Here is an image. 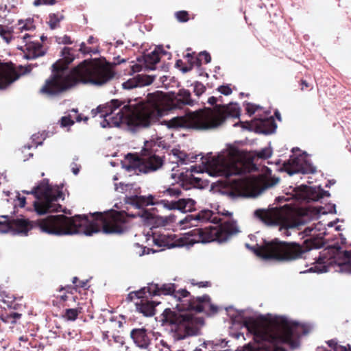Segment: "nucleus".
<instances>
[{
    "label": "nucleus",
    "mask_w": 351,
    "mask_h": 351,
    "mask_svg": "<svg viewBox=\"0 0 351 351\" xmlns=\"http://www.w3.org/2000/svg\"><path fill=\"white\" fill-rule=\"evenodd\" d=\"M146 292L149 296L173 295L177 302L174 307L166 308L160 316L161 326L175 341L197 335L204 326V320L195 317L191 311L205 312L208 314L215 313L218 309L211 303L208 295L195 298L186 289L176 291V286L173 283H149L147 287L130 293L127 299H140L144 297Z\"/></svg>",
    "instance_id": "nucleus-1"
},
{
    "label": "nucleus",
    "mask_w": 351,
    "mask_h": 351,
    "mask_svg": "<svg viewBox=\"0 0 351 351\" xmlns=\"http://www.w3.org/2000/svg\"><path fill=\"white\" fill-rule=\"evenodd\" d=\"M193 104L190 92L182 89L172 97L157 92L149 95L146 101L136 104H125L112 99L104 106L93 109L91 114L93 117L100 114V117L104 119L100 122L103 128L119 127L121 124L135 128H147L156 123L166 111Z\"/></svg>",
    "instance_id": "nucleus-2"
},
{
    "label": "nucleus",
    "mask_w": 351,
    "mask_h": 351,
    "mask_svg": "<svg viewBox=\"0 0 351 351\" xmlns=\"http://www.w3.org/2000/svg\"><path fill=\"white\" fill-rule=\"evenodd\" d=\"M228 313L232 322L242 324L256 342L245 347L243 351H287L280 344L287 343L296 348L300 337L309 332L307 326L287 316L258 315L246 310H230Z\"/></svg>",
    "instance_id": "nucleus-3"
},
{
    "label": "nucleus",
    "mask_w": 351,
    "mask_h": 351,
    "mask_svg": "<svg viewBox=\"0 0 351 351\" xmlns=\"http://www.w3.org/2000/svg\"><path fill=\"white\" fill-rule=\"evenodd\" d=\"M61 56L62 59L52 65V74L40 89V92L48 97L58 95L78 83L100 86L113 77L114 73L108 65L88 60L69 71L67 66L75 59L70 47H64Z\"/></svg>",
    "instance_id": "nucleus-4"
},
{
    "label": "nucleus",
    "mask_w": 351,
    "mask_h": 351,
    "mask_svg": "<svg viewBox=\"0 0 351 351\" xmlns=\"http://www.w3.org/2000/svg\"><path fill=\"white\" fill-rule=\"evenodd\" d=\"M125 213L110 210L95 213L87 215L72 217L64 215L49 216L38 221L40 230L45 233L56 236L83 234L92 236L103 232L105 234H121L126 228Z\"/></svg>",
    "instance_id": "nucleus-5"
},
{
    "label": "nucleus",
    "mask_w": 351,
    "mask_h": 351,
    "mask_svg": "<svg viewBox=\"0 0 351 351\" xmlns=\"http://www.w3.org/2000/svg\"><path fill=\"white\" fill-rule=\"evenodd\" d=\"M250 160L248 154L233 145H228L217 155L208 154L202 161L203 166H191L185 173H179L182 181L191 184H197L202 180L195 176L193 173H206L212 177H225L226 178L242 173L247 169Z\"/></svg>",
    "instance_id": "nucleus-6"
},
{
    "label": "nucleus",
    "mask_w": 351,
    "mask_h": 351,
    "mask_svg": "<svg viewBox=\"0 0 351 351\" xmlns=\"http://www.w3.org/2000/svg\"><path fill=\"white\" fill-rule=\"evenodd\" d=\"M241 109L237 103L227 105H217L213 109L206 108L190 112L184 116L176 117L168 121H163L161 125L171 130L192 128L210 130L216 128L230 119H239Z\"/></svg>",
    "instance_id": "nucleus-7"
},
{
    "label": "nucleus",
    "mask_w": 351,
    "mask_h": 351,
    "mask_svg": "<svg viewBox=\"0 0 351 351\" xmlns=\"http://www.w3.org/2000/svg\"><path fill=\"white\" fill-rule=\"evenodd\" d=\"M254 215L263 223L269 226H278V230L285 237H300L301 239L308 236L315 237V227L312 225L302 230L305 221L302 217L295 216L287 205L280 209H257Z\"/></svg>",
    "instance_id": "nucleus-8"
},
{
    "label": "nucleus",
    "mask_w": 351,
    "mask_h": 351,
    "mask_svg": "<svg viewBox=\"0 0 351 351\" xmlns=\"http://www.w3.org/2000/svg\"><path fill=\"white\" fill-rule=\"evenodd\" d=\"M156 146L165 149L167 144L161 137L145 141L141 155L128 154L123 163V167L128 172L135 174L147 173L158 170L162 167L163 160L156 154V149L154 148Z\"/></svg>",
    "instance_id": "nucleus-9"
},
{
    "label": "nucleus",
    "mask_w": 351,
    "mask_h": 351,
    "mask_svg": "<svg viewBox=\"0 0 351 351\" xmlns=\"http://www.w3.org/2000/svg\"><path fill=\"white\" fill-rule=\"evenodd\" d=\"M245 246L264 261H289L300 258L305 252L296 243H288L278 239L269 241L264 240L253 247L249 244Z\"/></svg>",
    "instance_id": "nucleus-10"
},
{
    "label": "nucleus",
    "mask_w": 351,
    "mask_h": 351,
    "mask_svg": "<svg viewBox=\"0 0 351 351\" xmlns=\"http://www.w3.org/2000/svg\"><path fill=\"white\" fill-rule=\"evenodd\" d=\"M333 265L337 267L336 271L351 274V251H343L339 246L325 248L319 252L317 257L315 256L310 267L300 273H325Z\"/></svg>",
    "instance_id": "nucleus-11"
},
{
    "label": "nucleus",
    "mask_w": 351,
    "mask_h": 351,
    "mask_svg": "<svg viewBox=\"0 0 351 351\" xmlns=\"http://www.w3.org/2000/svg\"><path fill=\"white\" fill-rule=\"evenodd\" d=\"M23 192L26 194H33L35 196L34 210L39 215L58 212L61 210L62 206L58 201L64 199L62 187L49 184L48 180H43L30 191H23Z\"/></svg>",
    "instance_id": "nucleus-12"
},
{
    "label": "nucleus",
    "mask_w": 351,
    "mask_h": 351,
    "mask_svg": "<svg viewBox=\"0 0 351 351\" xmlns=\"http://www.w3.org/2000/svg\"><path fill=\"white\" fill-rule=\"evenodd\" d=\"M239 232L236 221L229 219L221 226H208L204 228H196L185 234L189 248L195 243H206L213 241L223 243Z\"/></svg>",
    "instance_id": "nucleus-13"
},
{
    "label": "nucleus",
    "mask_w": 351,
    "mask_h": 351,
    "mask_svg": "<svg viewBox=\"0 0 351 351\" xmlns=\"http://www.w3.org/2000/svg\"><path fill=\"white\" fill-rule=\"evenodd\" d=\"M265 177H247L243 179H228V184L232 191L230 195L232 197H256L265 189L272 187L279 182L278 177H270L271 170L267 169Z\"/></svg>",
    "instance_id": "nucleus-14"
},
{
    "label": "nucleus",
    "mask_w": 351,
    "mask_h": 351,
    "mask_svg": "<svg viewBox=\"0 0 351 351\" xmlns=\"http://www.w3.org/2000/svg\"><path fill=\"white\" fill-rule=\"evenodd\" d=\"M115 190L119 193H125V203L137 209H141L145 206L156 204L154 202V197L152 195L148 196L139 195L140 189L135 184H124L122 182L115 184Z\"/></svg>",
    "instance_id": "nucleus-15"
},
{
    "label": "nucleus",
    "mask_w": 351,
    "mask_h": 351,
    "mask_svg": "<svg viewBox=\"0 0 351 351\" xmlns=\"http://www.w3.org/2000/svg\"><path fill=\"white\" fill-rule=\"evenodd\" d=\"M145 237L148 245H150V242H152L158 247L173 248L186 247L188 245L185 235L184 237H178L165 229L152 232L151 234L147 232Z\"/></svg>",
    "instance_id": "nucleus-16"
},
{
    "label": "nucleus",
    "mask_w": 351,
    "mask_h": 351,
    "mask_svg": "<svg viewBox=\"0 0 351 351\" xmlns=\"http://www.w3.org/2000/svg\"><path fill=\"white\" fill-rule=\"evenodd\" d=\"M279 198L285 201L295 199L300 202H316L323 198L322 189L320 186L310 187L303 184L299 186H290L286 189L285 195Z\"/></svg>",
    "instance_id": "nucleus-17"
},
{
    "label": "nucleus",
    "mask_w": 351,
    "mask_h": 351,
    "mask_svg": "<svg viewBox=\"0 0 351 351\" xmlns=\"http://www.w3.org/2000/svg\"><path fill=\"white\" fill-rule=\"evenodd\" d=\"M289 176L298 173H313L316 171L308 156L304 153L298 156H292L287 162H285L283 169Z\"/></svg>",
    "instance_id": "nucleus-18"
},
{
    "label": "nucleus",
    "mask_w": 351,
    "mask_h": 351,
    "mask_svg": "<svg viewBox=\"0 0 351 351\" xmlns=\"http://www.w3.org/2000/svg\"><path fill=\"white\" fill-rule=\"evenodd\" d=\"M22 44L17 46V49L21 51L23 56L27 60L36 59L43 56L46 51L43 45L34 40H32V36L25 33L21 36Z\"/></svg>",
    "instance_id": "nucleus-19"
},
{
    "label": "nucleus",
    "mask_w": 351,
    "mask_h": 351,
    "mask_svg": "<svg viewBox=\"0 0 351 351\" xmlns=\"http://www.w3.org/2000/svg\"><path fill=\"white\" fill-rule=\"evenodd\" d=\"M32 228V222L25 218H16L8 221H0L1 234L10 232L12 235L27 236Z\"/></svg>",
    "instance_id": "nucleus-20"
},
{
    "label": "nucleus",
    "mask_w": 351,
    "mask_h": 351,
    "mask_svg": "<svg viewBox=\"0 0 351 351\" xmlns=\"http://www.w3.org/2000/svg\"><path fill=\"white\" fill-rule=\"evenodd\" d=\"M19 74L12 64L0 63V90L5 88L10 84L19 79Z\"/></svg>",
    "instance_id": "nucleus-21"
},
{
    "label": "nucleus",
    "mask_w": 351,
    "mask_h": 351,
    "mask_svg": "<svg viewBox=\"0 0 351 351\" xmlns=\"http://www.w3.org/2000/svg\"><path fill=\"white\" fill-rule=\"evenodd\" d=\"M160 204L169 210H178L182 213L191 212L195 209V201L191 198H182L178 201L161 200Z\"/></svg>",
    "instance_id": "nucleus-22"
},
{
    "label": "nucleus",
    "mask_w": 351,
    "mask_h": 351,
    "mask_svg": "<svg viewBox=\"0 0 351 351\" xmlns=\"http://www.w3.org/2000/svg\"><path fill=\"white\" fill-rule=\"evenodd\" d=\"M269 114L265 117H261V114H258L253 121V125L257 128L258 132L265 134H270L275 132L277 125L272 117L268 116Z\"/></svg>",
    "instance_id": "nucleus-23"
},
{
    "label": "nucleus",
    "mask_w": 351,
    "mask_h": 351,
    "mask_svg": "<svg viewBox=\"0 0 351 351\" xmlns=\"http://www.w3.org/2000/svg\"><path fill=\"white\" fill-rule=\"evenodd\" d=\"M214 213L208 209L202 210L195 215H188L183 219L180 220L179 223L182 226L183 228H186L191 226H193V221H199L202 222L213 221L215 219H213Z\"/></svg>",
    "instance_id": "nucleus-24"
},
{
    "label": "nucleus",
    "mask_w": 351,
    "mask_h": 351,
    "mask_svg": "<svg viewBox=\"0 0 351 351\" xmlns=\"http://www.w3.org/2000/svg\"><path fill=\"white\" fill-rule=\"evenodd\" d=\"M130 337L138 348L150 351L151 340L146 329L144 328L132 329L130 332Z\"/></svg>",
    "instance_id": "nucleus-25"
},
{
    "label": "nucleus",
    "mask_w": 351,
    "mask_h": 351,
    "mask_svg": "<svg viewBox=\"0 0 351 351\" xmlns=\"http://www.w3.org/2000/svg\"><path fill=\"white\" fill-rule=\"evenodd\" d=\"M136 215H140L145 224L151 226V229L155 226H164L168 222L167 217L156 215L147 211H143L141 214H140L139 211L137 214L132 215L133 217Z\"/></svg>",
    "instance_id": "nucleus-26"
},
{
    "label": "nucleus",
    "mask_w": 351,
    "mask_h": 351,
    "mask_svg": "<svg viewBox=\"0 0 351 351\" xmlns=\"http://www.w3.org/2000/svg\"><path fill=\"white\" fill-rule=\"evenodd\" d=\"M160 302L141 300L135 303L136 309L145 317H152L155 315V307Z\"/></svg>",
    "instance_id": "nucleus-27"
},
{
    "label": "nucleus",
    "mask_w": 351,
    "mask_h": 351,
    "mask_svg": "<svg viewBox=\"0 0 351 351\" xmlns=\"http://www.w3.org/2000/svg\"><path fill=\"white\" fill-rule=\"evenodd\" d=\"M160 53L166 54L162 46H158L153 51L145 56V62L148 69H154V65L160 61Z\"/></svg>",
    "instance_id": "nucleus-28"
},
{
    "label": "nucleus",
    "mask_w": 351,
    "mask_h": 351,
    "mask_svg": "<svg viewBox=\"0 0 351 351\" xmlns=\"http://www.w3.org/2000/svg\"><path fill=\"white\" fill-rule=\"evenodd\" d=\"M171 153L173 157L176 159V162L181 165L188 164L189 162H193L194 160L197 158V156H190L183 151L180 150L179 148L172 149Z\"/></svg>",
    "instance_id": "nucleus-29"
},
{
    "label": "nucleus",
    "mask_w": 351,
    "mask_h": 351,
    "mask_svg": "<svg viewBox=\"0 0 351 351\" xmlns=\"http://www.w3.org/2000/svg\"><path fill=\"white\" fill-rule=\"evenodd\" d=\"M15 300L16 298L13 294L0 289V302L3 303L2 308H15Z\"/></svg>",
    "instance_id": "nucleus-30"
},
{
    "label": "nucleus",
    "mask_w": 351,
    "mask_h": 351,
    "mask_svg": "<svg viewBox=\"0 0 351 351\" xmlns=\"http://www.w3.org/2000/svg\"><path fill=\"white\" fill-rule=\"evenodd\" d=\"M17 29L23 33L24 31H33L35 29V25L32 19L20 20L17 23Z\"/></svg>",
    "instance_id": "nucleus-31"
},
{
    "label": "nucleus",
    "mask_w": 351,
    "mask_h": 351,
    "mask_svg": "<svg viewBox=\"0 0 351 351\" xmlns=\"http://www.w3.org/2000/svg\"><path fill=\"white\" fill-rule=\"evenodd\" d=\"M134 78L137 82L136 84L138 87L148 86L153 82L154 79L153 76L143 73L136 75Z\"/></svg>",
    "instance_id": "nucleus-32"
},
{
    "label": "nucleus",
    "mask_w": 351,
    "mask_h": 351,
    "mask_svg": "<svg viewBox=\"0 0 351 351\" xmlns=\"http://www.w3.org/2000/svg\"><path fill=\"white\" fill-rule=\"evenodd\" d=\"M63 16L60 14H51L49 16L48 24L51 29L59 26L60 22L62 20Z\"/></svg>",
    "instance_id": "nucleus-33"
},
{
    "label": "nucleus",
    "mask_w": 351,
    "mask_h": 351,
    "mask_svg": "<svg viewBox=\"0 0 351 351\" xmlns=\"http://www.w3.org/2000/svg\"><path fill=\"white\" fill-rule=\"evenodd\" d=\"M82 308L66 309L64 317L67 321H75L78 315L81 313Z\"/></svg>",
    "instance_id": "nucleus-34"
},
{
    "label": "nucleus",
    "mask_w": 351,
    "mask_h": 351,
    "mask_svg": "<svg viewBox=\"0 0 351 351\" xmlns=\"http://www.w3.org/2000/svg\"><path fill=\"white\" fill-rule=\"evenodd\" d=\"M12 34L5 26L0 25V42L4 41L6 44H9L12 40Z\"/></svg>",
    "instance_id": "nucleus-35"
},
{
    "label": "nucleus",
    "mask_w": 351,
    "mask_h": 351,
    "mask_svg": "<svg viewBox=\"0 0 351 351\" xmlns=\"http://www.w3.org/2000/svg\"><path fill=\"white\" fill-rule=\"evenodd\" d=\"M246 112L248 115L252 116L256 112H258L262 110V107L252 103H246L245 106Z\"/></svg>",
    "instance_id": "nucleus-36"
},
{
    "label": "nucleus",
    "mask_w": 351,
    "mask_h": 351,
    "mask_svg": "<svg viewBox=\"0 0 351 351\" xmlns=\"http://www.w3.org/2000/svg\"><path fill=\"white\" fill-rule=\"evenodd\" d=\"M272 154L271 148L268 146L256 152V156L260 158H268Z\"/></svg>",
    "instance_id": "nucleus-37"
},
{
    "label": "nucleus",
    "mask_w": 351,
    "mask_h": 351,
    "mask_svg": "<svg viewBox=\"0 0 351 351\" xmlns=\"http://www.w3.org/2000/svg\"><path fill=\"white\" fill-rule=\"evenodd\" d=\"M193 86L195 94L198 97L205 92L206 87L201 82H195V83L193 84Z\"/></svg>",
    "instance_id": "nucleus-38"
},
{
    "label": "nucleus",
    "mask_w": 351,
    "mask_h": 351,
    "mask_svg": "<svg viewBox=\"0 0 351 351\" xmlns=\"http://www.w3.org/2000/svg\"><path fill=\"white\" fill-rule=\"evenodd\" d=\"M204 343L206 345H211L215 348H225L227 346L228 341H226L225 339H218L212 341H208L207 343Z\"/></svg>",
    "instance_id": "nucleus-39"
},
{
    "label": "nucleus",
    "mask_w": 351,
    "mask_h": 351,
    "mask_svg": "<svg viewBox=\"0 0 351 351\" xmlns=\"http://www.w3.org/2000/svg\"><path fill=\"white\" fill-rule=\"evenodd\" d=\"M136 83L137 82L134 77L132 78L129 79L126 82H123L122 84V87H123V88L127 89V90L132 89L134 88L138 87Z\"/></svg>",
    "instance_id": "nucleus-40"
},
{
    "label": "nucleus",
    "mask_w": 351,
    "mask_h": 351,
    "mask_svg": "<svg viewBox=\"0 0 351 351\" xmlns=\"http://www.w3.org/2000/svg\"><path fill=\"white\" fill-rule=\"evenodd\" d=\"M165 193L167 195L171 196V197H178L181 194V191L178 187H170L168 188L165 191Z\"/></svg>",
    "instance_id": "nucleus-41"
},
{
    "label": "nucleus",
    "mask_w": 351,
    "mask_h": 351,
    "mask_svg": "<svg viewBox=\"0 0 351 351\" xmlns=\"http://www.w3.org/2000/svg\"><path fill=\"white\" fill-rule=\"evenodd\" d=\"M203 60L206 64L209 63L211 60L210 54L206 51H202L199 53V57L197 59V62L199 63Z\"/></svg>",
    "instance_id": "nucleus-42"
},
{
    "label": "nucleus",
    "mask_w": 351,
    "mask_h": 351,
    "mask_svg": "<svg viewBox=\"0 0 351 351\" xmlns=\"http://www.w3.org/2000/svg\"><path fill=\"white\" fill-rule=\"evenodd\" d=\"M177 20L180 22H186L189 20L188 12L186 11H179L175 14Z\"/></svg>",
    "instance_id": "nucleus-43"
},
{
    "label": "nucleus",
    "mask_w": 351,
    "mask_h": 351,
    "mask_svg": "<svg viewBox=\"0 0 351 351\" xmlns=\"http://www.w3.org/2000/svg\"><path fill=\"white\" fill-rule=\"evenodd\" d=\"M14 205L21 208L24 207L26 203V199L23 196H21L19 193H16V199H14Z\"/></svg>",
    "instance_id": "nucleus-44"
},
{
    "label": "nucleus",
    "mask_w": 351,
    "mask_h": 351,
    "mask_svg": "<svg viewBox=\"0 0 351 351\" xmlns=\"http://www.w3.org/2000/svg\"><path fill=\"white\" fill-rule=\"evenodd\" d=\"M79 50L82 53H84V54H92V53H97V50H93V49H91L90 48L86 47V45L84 43H82L80 44V47Z\"/></svg>",
    "instance_id": "nucleus-45"
},
{
    "label": "nucleus",
    "mask_w": 351,
    "mask_h": 351,
    "mask_svg": "<svg viewBox=\"0 0 351 351\" xmlns=\"http://www.w3.org/2000/svg\"><path fill=\"white\" fill-rule=\"evenodd\" d=\"M327 343L330 347L333 348L334 351H346L345 347L338 346L335 340H330Z\"/></svg>",
    "instance_id": "nucleus-46"
},
{
    "label": "nucleus",
    "mask_w": 351,
    "mask_h": 351,
    "mask_svg": "<svg viewBox=\"0 0 351 351\" xmlns=\"http://www.w3.org/2000/svg\"><path fill=\"white\" fill-rule=\"evenodd\" d=\"M218 90L220 93L224 95H229L232 93V89L230 88V87L228 85H223V86H220L219 88H218Z\"/></svg>",
    "instance_id": "nucleus-47"
},
{
    "label": "nucleus",
    "mask_w": 351,
    "mask_h": 351,
    "mask_svg": "<svg viewBox=\"0 0 351 351\" xmlns=\"http://www.w3.org/2000/svg\"><path fill=\"white\" fill-rule=\"evenodd\" d=\"M60 123L62 127H67L72 125L74 123V121L71 120L69 117L65 116L62 117Z\"/></svg>",
    "instance_id": "nucleus-48"
},
{
    "label": "nucleus",
    "mask_w": 351,
    "mask_h": 351,
    "mask_svg": "<svg viewBox=\"0 0 351 351\" xmlns=\"http://www.w3.org/2000/svg\"><path fill=\"white\" fill-rule=\"evenodd\" d=\"M55 3V0H35L34 5L35 6H39L41 5H53Z\"/></svg>",
    "instance_id": "nucleus-49"
},
{
    "label": "nucleus",
    "mask_w": 351,
    "mask_h": 351,
    "mask_svg": "<svg viewBox=\"0 0 351 351\" xmlns=\"http://www.w3.org/2000/svg\"><path fill=\"white\" fill-rule=\"evenodd\" d=\"M57 41L60 44H71L72 43V40H71V38L66 35H65L62 37L58 38Z\"/></svg>",
    "instance_id": "nucleus-50"
},
{
    "label": "nucleus",
    "mask_w": 351,
    "mask_h": 351,
    "mask_svg": "<svg viewBox=\"0 0 351 351\" xmlns=\"http://www.w3.org/2000/svg\"><path fill=\"white\" fill-rule=\"evenodd\" d=\"M131 72L134 73L136 72H139L142 70V66L139 65L138 64H133L131 65Z\"/></svg>",
    "instance_id": "nucleus-51"
},
{
    "label": "nucleus",
    "mask_w": 351,
    "mask_h": 351,
    "mask_svg": "<svg viewBox=\"0 0 351 351\" xmlns=\"http://www.w3.org/2000/svg\"><path fill=\"white\" fill-rule=\"evenodd\" d=\"M156 252V250H154L152 249H150V248H147L146 247H145L142 251V252L139 253V255L140 256H142L143 254H149L150 252H152V253H154Z\"/></svg>",
    "instance_id": "nucleus-52"
},
{
    "label": "nucleus",
    "mask_w": 351,
    "mask_h": 351,
    "mask_svg": "<svg viewBox=\"0 0 351 351\" xmlns=\"http://www.w3.org/2000/svg\"><path fill=\"white\" fill-rule=\"evenodd\" d=\"M207 102L208 104H210V105H214L215 104H216L217 102V98L212 96V97H210L208 100H207Z\"/></svg>",
    "instance_id": "nucleus-53"
},
{
    "label": "nucleus",
    "mask_w": 351,
    "mask_h": 351,
    "mask_svg": "<svg viewBox=\"0 0 351 351\" xmlns=\"http://www.w3.org/2000/svg\"><path fill=\"white\" fill-rule=\"evenodd\" d=\"M87 285V280H83V281H79V283L78 285H76V287H82V288H84L86 287Z\"/></svg>",
    "instance_id": "nucleus-54"
},
{
    "label": "nucleus",
    "mask_w": 351,
    "mask_h": 351,
    "mask_svg": "<svg viewBox=\"0 0 351 351\" xmlns=\"http://www.w3.org/2000/svg\"><path fill=\"white\" fill-rule=\"evenodd\" d=\"M79 168L77 167V165L76 164H73V166L72 167V172L75 174V175H77L78 173H79Z\"/></svg>",
    "instance_id": "nucleus-55"
},
{
    "label": "nucleus",
    "mask_w": 351,
    "mask_h": 351,
    "mask_svg": "<svg viewBox=\"0 0 351 351\" xmlns=\"http://www.w3.org/2000/svg\"><path fill=\"white\" fill-rule=\"evenodd\" d=\"M208 282H200L198 283V286L199 287H204L208 286Z\"/></svg>",
    "instance_id": "nucleus-56"
},
{
    "label": "nucleus",
    "mask_w": 351,
    "mask_h": 351,
    "mask_svg": "<svg viewBox=\"0 0 351 351\" xmlns=\"http://www.w3.org/2000/svg\"><path fill=\"white\" fill-rule=\"evenodd\" d=\"M95 40V39L94 37L90 36L87 41H88V43L93 44V43H94Z\"/></svg>",
    "instance_id": "nucleus-57"
},
{
    "label": "nucleus",
    "mask_w": 351,
    "mask_h": 351,
    "mask_svg": "<svg viewBox=\"0 0 351 351\" xmlns=\"http://www.w3.org/2000/svg\"><path fill=\"white\" fill-rule=\"evenodd\" d=\"M191 66H189V67H184L181 70L183 73H186V72L191 71Z\"/></svg>",
    "instance_id": "nucleus-58"
},
{
    "label": "nucleus",
    "mask_w": 351,
    "mask_h": 351,
    "mask_svg": "<svg viewBox=\"0 0 351 351\" xmlns=\"http://www.w3.org/2000/svg\"><path fill=\"white\" fill-rule=\"evenodd\" d=\"M12 316H13V317L14 319H19L21 317V314L16 313H12Z\"/></svg>",
    "instance_id": "nucleus-59"
},
{
    "label": "nucleus",
    "mask_w": 351,
    "mask_h": 351,
    "mask_svg": "<svg viewBox=\"0 0 351 351\" xmlns=\"http://www.w3.org/2000/svg\"><path fill=\"white\" fill-rule=\"evenodd\" d=\"M79 281L78 278L77 277H74L73 278V280H72V282L74 284V285H78L77 282Z\"/></svg>",
    "instance_id": "nucleus-60"
},
{
    "label": "nucleus",
    "mask_w": 351,
    "mask_h": 351,
    "mask_svg": "<svg viewBox=\"0 0 351 351\" xmlns=\"http://www.w3.org/2000/svg\"><path fill=\"white\" fill-rule=\"evenodd\" d=\"M322 193H323V197H329L330 196V193L328 192V191H326L322 189Z\"/></svg>",
    "instance_id": "nucleus-61"
},
{
    "label": "nucleus",
    "mask_w": 351,
    "mask_h": 351,
    "mask_svg": "<svg viewBox=\"0 0 351 351\" xmlns=\"http://www.w3.org/2000/svg\"><path fill=\"white\" fill-rule=\"evenodd\" d=\"M75 119L77 122H80L82 120L80 115H77Z\"/></svg>",
    "instance_id": "nucleus-62"
},
{
    "label": "nucleus",
    "mask_w": 351,
    "mask_h": 351,
    "mask_svg": "<svg viewBox=\"0 0 351 351\" xmlns=\"http://www.w3.org/2000/svg\"><path fill=\"white\" fill-rule=\"evenodd\" d=\"M239 125H243V123L240 121L237 123H233V126H234V127H236ZM242 127H243V125H242Z\"/></svg>",
    "instance_id": "nucleus-63"
},
{
    "label": "nucleus",
    "mask_w": 351,
    "mask_h": 351,
    "mask_svg": "<svg viewBox=\"0 0 351 351\" xmlns=\"http://www.w3.org/2000/svg\"><path fill=\"white\" fill-rule=\"evenodd\" d=\"M276 117H277V119H278V120H280V113H279V112H276Z\"/></svg>",
    "instance_id": "nucleus-64"
}]
</instances>
